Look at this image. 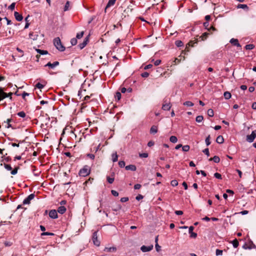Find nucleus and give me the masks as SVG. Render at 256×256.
<instances>
[{"instance_id": "27", "label": "nucleus", "mask_w": 256, "mask_h": 256, "mask_svg": "<svg viewBox=\"0 0 256 256\" xmlns=\"http://www.w3.org/2000/svg\"><path fill=\"white\" fill-rule=\"evenodd\" d=\"M170 140L172 143H176L178 141V138L176 136H171L170 138Z\"/></svg>"}, {"instance_id": "25", "label": "nucleus", "mask_w": 256, "mask_h": 256, "mask_svg": "<svg viewBox=\"0 0 256 256\" xmlns=\"http://www.w3.org/2000/svg\"><path fill=\"white\" fill-rule=\"evenodd\" d=\"M183 104L186 106H192L194 105V103L190 101H186L184 102Z\"/></svg>"}, {"instance_id": "18", "label": "nucleus", "mask_w": 256, "mask_h": 256, "mask_svg": "<svg viewBox=\"0 0 256 256\" xmlns=\"http://www.w3.org/2000/svg\"><path fill=\"white\" fill-rule=\"evenodd\" d=\"M255 138L256 137L254 136L252 134L250 135H248L246 136V140L249 142H252L254 140Z\"/></svg>"}, {"instance_id": "45", "label": "nucleus", "mask_w": 256, "mask_h": 256, "mask_svg": "<svg viewBox=\"0 0 256 256\" xmlns=\"http://www.w3.org/2000/svg\"><path fill=\"white\" fill-rule=\"evenodd\" d=\"M106 178L108 182L110 184H112L114 182V178H110V176H107Z\"/></svg>"}, {"instance_id": "3", "label": "nucleus", "mask_w": 256, "mask_h": 256, "mask_svg": "<svg viewBox=\"0 0 256 256\" xmlns=\"http://www.w3.org/2000/svg\"><path fill=\"white\" fill-rule=\"evenodd\" d=\"M35 197V194H31L29 196H28L24 200L23 204H30V201L34 198Z\"/></svg>"}, {"instance_id": "60", "label": "nucleus", "mask_w": 256, "mask_h": 256, "mask_svg": "<svg viewBox=\"0 0 256 256\" xmlns=\"http://www.w3.org/2000/svg\"><path fill=\"white\" fill-rule=\"evenodd\" d=\"M29 95H30V94L26 92H24L22 94V97L24 99L25 98L26 96H28Z\"/></svg>"}, {"instance_id": "50", "label": "nucleus", "mask_w": 256, "mask_h": 256, "mask_svg": "<svg viewBox=\"0 0 256 256\" xmlns=\"http://www.w3.org/2000/svg\"><path fill=\"white\" fill-rule=\"evenodd\" d=\"M214 176L218 179H222V175L218 173V172H216L214 174Z\"/></svg>"}, {"instance_id": "24", "label": "nucleus", "mask_w": 256, "mask_h": 256, "mask_svg": "<svg viewBox=\"0 0 256 256\" xmlns=\"http://www.w3.org/2000/svg\"><path fill=\"white\" fill-rule=\"evenodd\" d=\"M224 96L226 100H228L231 98L232 95L230 92H224Z\"/></svg>"}, {"instance_id": "42", "label": "nucleus", "mask_w": 256, "mask_h": 256, "mask_svg": "<svg viewBox=\"0 0 256 256\" xmlns=\"http://www.w3.org/2000/svg\"><path fill=\"white\" fill-rule=\"evenodd\" d=\"M222 250L216 249V256H222Z\"/></svg>"}, {"instance_id": "21", "label": "nucleus", "mask_w": 256, "mask_h": 256, "mask_svg": "<svg viewBox=\"0 0 256 256\" xmlns=\"http://www.w3.org/2000/svg\"><path fill=\"white\" fill-rule=\"evenodd\" d=\"M36 52L38 53V54H42V55H44V54H48V52L47 50H42L38 49V48H36Z\"/></svg>"}, {"instance_id": "19", "label": "nucleus", "mask_w": 256, "mask_h": 256, "mask_svg": "<svg viewBox=\"0 0 256 256\" xmlns=\"http://www.w3.org/2000/svg\"><path fill=\"white\" fill-rule=\"evenodd\" d=\"M216 142L218 144H222L224 142V138L222 136H218L216 139Z\"/></svg>"}, {"instance_id": "22", "label": "nucleus", "mask_w": 256, "mask_h": 256, "mask_svg": "<svg viewBox=\"0 0 256 256\" xmlns=\"http://www.w3.org/2000/svg\"><path fill=\"white\" fill-rule=\"evenodd\" d=\"M112 160L113 162H116L118 161V155L116 152L113 153L112 155Z\"/></svg>"}, {"instance_id": "62", "label": "nucleus", "mask_w": 256, "mask_h": 256, "mask_svg": "<svg viewBox=\"0 0 256 256\" xmlns=\"http://www.w3.org/2000/svg\"><path fill=\"white\" fill-rule=\"evenodd\" d=\"M143 198V196L141 194H138L136 196V200H142Z\"/></svg>"}, {"instance_id": "7", "label": "nucleus", "mask_w": 256, "mask_h": 256, "mask_svg": "<svg viewBox=\"0 0 256 256\" xmlns=\"http://www.w3.org/2000/svg\"><path fill=\"white\" fill-rule=\"evenodd\" d=\"M49 216L52 218H58L57 211L55 209H52L49 212Z\"/></svg>"}, {"instance_id": "52", "label": "nucleus", "mask_w": 256, "mask_h": 256, "mask_svg": "<svg viewBox=\"0 0 256 256\" xmlns=\"http://www.w3.org/2000/svg\"><path fill=\"white\" fill-rule=\"evenodd\" d=\"M12 119H10V118H8V120H6V122H7V124H8V126H6V127L7 128H10L12 127V125H11V124H10V122H11V121H12Z\"/></svg>"}, {"instance_id": "63", "label": "nucleus", "mask_w": 256, "mask_h": 256, "mask_svg": "<svg viewBox=\"0 0 256 256\" xmlns=\"http://www.w3.org/2000/svg\"><path fill=\"white\" fill-rule=\"evenodd\" d=\"M160 62L161 60H157L154 62V64L155 66H158L160 64Z\"/></svg>"}, {"instance_id": "8", "label": "nucleus", "mask_w": 256, "mask_h": 256, "mask_svg": "<svg viewBox=\"0 0 256 256\" xmlns=\"http://www.w3.org/2000/svg\"><path fill=\"white\" fill-rule=\"evenodd\" d=\"M59 64H60L59 62L58 61L54 62L53 63L48 62L45 65V66H48V67L50 68H54L56 66H58Z\"/></svg>"}, {"instance_id": "56", "label": "nucleus", "mask_w": 256, "mask_h": 256, "mask_svg": "<svg viewBox=\"0 0 256 256\" xmlns=\"http://www.w3.org/2000/svg\"><path fill=\"white\" fill-rule=\"evenodd\" d=\"M149 76V74L148 72H144L141 74V76L143 78H147Z\"/></svg>"}, {"instance_id": "59", "label": "nucleus", "mask_w": 256, "mask_h": 256, "mask_svg": "<svg viewBox=\"0 0 256 256\" xmlns=\"http://www.w3.org/2000/svg\"><path fill=\"white\" fill-rule=\"evenodd\" d=\"M87 156L90 158L92 160H94V155L92 154H87Z\"/></svg>"}, {"instance_id": "55", "label": "nucleus", "mask_w": 256, "mask_h": 256, "mask_svg": "<svg viewBox=\"0 0 256 256\" xmlns=\"http://www.w3.org/2000/svg\"><path fill=\"white\" fill-rule=\"evenodd\" d=\"M203 152L204 153L208 156H210L208 148H206L203 150Z\"/></svg>"}, {"instance_id": "44", "label": "nucleus", "mask_w": 256, "mask_h": 256, "mask_svg": "<svg viewBox=\"0 0 256 256\" xmlns=\"http://www.w3.org/2000/svg\"><path fill=\"white\" fill-rule=\"evenodd\" d=\"M54 234L52 232H43L41 234V236H54Z\"/></svg>"}, {"instance_id": "17", "label": "nucleus", "mask_w": 256, "mask_h": 256, "mask_svg": "<svg viewBox=\"0 0 256 256\" xmlns=\"http://www.w3.org/2000/svg\"><path fill=\"white\" fill-rule=\"evenodd\" d=\"M116 0H109L107 4H106V8H105V11H106V10L110 8V6H112L113 5H114V4H115V2H116Z\"/></svg>"}, {"instance_id": "23", "label": "nucleus", "mask_w": 256, "mask_h": 256, "mask_svg": "<svg viewBox=\"0 0 256 256\" xmlns=\"http://www.w3.org/2000/svg\"><path fill=\"white\" fill-rule=\"evenodd\" d=\"M209 160H213L216 163H218L220 161V158L218 156H215L212 158L209 159Z\"/></svg>"}, {"instance_id": "32", "label": "nucleus", "mask_w": 256, "mask_h": 256, "mask_svg": "<svg viewBox=\"0 0 256 256\" xmlns=\"http://www.w3.org/2000/svg\"><path fill=\"white\" fill-rule=\"evenodd\" d=\"M115 98L118 100H119L121 98V93L119 92H117L115 94Z\"/></svg>"}, {"instance_id": "31", "label": "nucleus", "mask_w": 256, "mask_h": 256, "mask_svg": "<svg viewBox=\"0 0 256 256\" xmlns=\"http://www.w3.org/2000/svg\"><path fill=\"white\" fill-rule=\"evenodd\" d=\"M254 46L252 44H246L245 46V48L247 50H251L254 48Z\"/></svg>"}, {"instance_id": "5", "label": "nucleus", "mask_w": 256, "mask_h": 256, "mask_svg": "<svg viewBox=\"0 0 256 256\" xmlns=\"http://www.w3.org/2000/svg\"><path fill=\"white\" fill-rule=\"evenodd\" d=\"M153 247L154 246L152 244L148 246H146L144 245L140 247V250L144 252H148L152 250L153 248Z\"/></svg>"}, {"instance_id": "58", "label": "nucleus", "mask_w": 256, "mask_h": 256, "mask_svg": "<svg viewBox=\"0 0 256 256\" xmlns=\"http://www.w3.org/2000/svg\"><path fill=\"white\" fill-rule=\"evenodd\" d=\"M66 209H58V212L60 214H63L66 212Z\"/></svg>"}, {"instance_id": "1", "label": "nucleus", "mask_w": 256, "mask_h": 256, "mask_svg": "<svg viewBox=\"0 0 256 256\" xmlns=\"http://www.w3.org/2000/svg\"><path fill=\"white\" fill-rule=\"evenodd\" d=\"M54 44L59 51L64 52L65 50V47L62 44L60 38L57 37L54 38Z\"/></svg>"}, {"instance_id": "28", "label": "nucleus", "mask_w": 256, "mask_h": 256, "mask_svg": "<svg viewBox=\"0 0 256 256\" xmlns=\"http://www.w3.org/2000/svg\"><path fill=\"white\" fill-rule=\"evenodd\" d=\"M209 34L208 32H204L200 37V38H201L202 40H204L206 39L208 35Z\"/></svg>"}, {"instance_id": "14", "label": "nucleus", "mask_w": 256, "mask_h": 256, "mask_svg": "<svg viewBox=\"0 0 256 256\" xmlns=\"http://www.w3.org/2000/svg\"><path fill=\"white\" fill-rule=\"evenodd\" d=\"M230 42L234 46H236L238 47L241 46L240 44H239L238 41L237 39L232 38L230 40Z\"/></svg>"}, {"instance_id": "6", "label": "nucleus", "mask_w": 256, "mask_h": 256, "mask_svg": "<svg viewBox=\"0 0 256 256\" xmlns=\"http://www.w3.org/2000/svg\"><path fill=\"white\" fill-rule=\"evenodd\" d=\"M88 38L87 36L84 38V42L82 43H80L78 45V48L80 50H82L83 48H84L86 46V45L88 44Z\"/></svg>"}, {"instance_id": "64", "label": "nucleus", "mask_w": 256, "mask_h": 256, "mask_svg": "<svg viewBox=\"0 0 256 256\" xmlns=\"http://www.w3.org/2000/svg\"><path fill=\"white\" fill-rule=\"evenodd\" d=\"M252 108L253 110H256V102H254L252 104Z\"/></svg>"}, {"instance_id": "13", "label": "nucleus", "mask_w": 256, "mask_h": 256, "mask_svg": "<svg viewBox=\"0 0 256 256\" xmlns=\"http://www.w3.org/2000/svg\"><path fill=\"white\" fill-rule=\"evenodd\" d=\"M38 34L36 32H30L29 34V37L30 39L35 40L38 39Z\"/></svg>"}, {"instance_id": "15", "label": "nucleus", "mask_w": 256, "mask_h": 256, "mask_svg": "<svg viewBox=\"0 0 256 256\" xmlns=\"http://www.w3.org/2000/svg\"><path fill=\"white\" fill-rule=\"evenodd\" d=\"M126 170H127L135 171L136 170V166L133 164H130L126 166Z\"/></svg>"}, {"instance_id": "38", "label": "nucleus", "mask_w": 256, "mask_h": 256, "mask_svg": "<svg viewBox=\"0 0 256 256\" xmlns=\"http://www.w3.org/2000/svg\"><path fill=\"white\" fill-rule=\"evenodd\" d=\"M4 166L7 170H12V168L10 164H4Z\"/></svg>"}, {"instance_id": "51", "label": "nucleus", "mask_w": 256, "mask_h": 256, "mask_svg": "<svg viewBox=\"0 0 256 256\" xmlns=\"http://www.w3.org/2000/svg\"><path fill=\"white\" fill-rule=\"evenodd\" d=\"M15 5H16V4L15 2H12L9 6H8V9L10 10H12L14 9L15 8Z\"/></svg>"}, {"instance_id": "36", "label": "nucleus", "mask_w": 256, "mask_h": 256, "mask_svg": "<svg viewBox=\"0 0 256 256\" xmlns=\"http://www.w3.org/2000/svg\"><path fill=\"white\" fill-rule=\"evenodd\" d=\"M69 7H70V2L67 1L65 4L64 10V12L68 10H69Z\"/></svg>"}, {"instance_id": "37", "label": "nucleus", "mask_w": 256, "mask_h": 256, "mask_svg": "<svg viewBox=\"0 0 256 256\" xmlns=\"http://www.w3.org/2000/svg\"><path fill=\"white\" fill-rule=\"evenodd\" d=\"M208 114L209 116L212 117L214 114V110L211 108L208 109Z\"/></svg>"}, {"instance_id": "41", "label": "nucleus", "mask_w": 256, "mask_h": 256, "mask_svg": "<svg viewBox=\"0 0 256 256\" xmlns=\"http://www.w3.org/2000/svg\"><path fill=\"white\" fill-rule=\"evenodd\" d=\"M17 114H18V116H20L21 118H24L26 116V113L23 111L18 112Z\"/></svg>"}, {"instance_id": "2", "label": "nucleus", "mask_w": 256, "mask_h": 256, "mask_svg": "<svg viewBox=\"0 0 256 256\" xmlns=\"http://www.w3.org/2000/svg\"><path fill=\"white\" fill-rule=\"evenodd\" d=\"M90 168L88 166H84L79 171L78 174L80 176H86L90 174Z\"/></svg>"}, {"instance_id": "39", "label": "nucleus", "mask_w": 256, "mask_h": 256, "mask_svg": "<svg viewBox=\"0 0 256 256\" xmlns=\"http://www.w3.org/2000/svg\"><path fill=\"white\" fill-rule=\"evenodd\" d=\"M175 44L178 47H180L183 46V42L181 40H176Z\"/></svg>"}, {"instance_id": "57", "label": "nucleus", "mask_w": 256, "mask_h": 256, "mask_svg": "<svg viewBox=\"0 0 256 256\" xmlns=\"http://www.w3.org/2000/svg\"><path fill=\"white\" fill-rule=\"evenodd\" d=\"M128 200V197H124L121 198L120 202H127Z\"/></svg>"}, {"instance_id": "12", "label": "nucleus", "mask_w": 256, "mask_h": 256, "mask_svg": "<svg viewBox=\"0 0 256 256\" xmlns=\"http://www.w3.org/2000/svg\"><path fill=\"white\" fill-rule=\"evenodd\" d=\"M14 16L15 18L16 19V20H18V22H20L23 19V16H22V15L20 14L17 12H14Z\"/></svg>"}, {"instance_id": "11", "label": "nucleus", "mask_w": 256, "mask_h": 256, "mask_svg": "<svg viewBox=\"0 0 256 256\" xmlns=\"http://www.w3.org/2000/svg\"><path fill=\"white\" fill-rule=\"evenodd\" d=\"M116 250V248L115 246L106 247L104 251L108 252H115Z\"/></svg>"}, {"instance_id": "26", "label": "nucleus", "mask_w": 256, "mask_h": 256, "mask_svg": "<svg viewBox=\"0 0 256 256\" xmlns=\"http://www.w3.org/2000/svg\"><path fill=\"white\" fill-rule=\"evenodd\" d=\"M237 8H242V9H248V6L246 4H239L238 5Z\"/></svg>"}, {"instance_id": "4", "label": "nucleus", "mask_w": 256, "mask_h": 256, "mask_svg": "<svg viewBox=\"0 0 256 256\" xmlns=\"http://www.w3.org/2000/svg\"><path fill=\"white\" fill-rule=\"evenodd\" d=\"M98 232H95L93 233L92 240L94 244L98 246L100 245V241L98 240V234H97Z\"/></svg>"}, {"instance_id": "61", "label": "nucleus", "mask_w": 256, "mask_h": 256, "mask_svg": "<svg viewBox=\"0 0 256 256\" xmlns=\"http://www.w3.org/2000/svg\"><path fill=\"white\" fill-rule=\"evenodd\" d=\"M141 188V185L140 184H136L134 186V188L135 190H138Z\"/></svg>"}, {"instance_id": "29", "label": "nucleus", "mask_w": 256, "mask_h": 256, "mask_svg": "<svg viewBox=\"0 0 256 256\" xmlns=\"http://www.w3.org/2000/svg\"><path fill=\"white\" fill-rule=\"evenodd\" d=\"M190 147L188 145L182 146V150L183 152H187L190 150Z\"/></svg>"}, {"instance_id": "48", "label": "nucleus", "mask_w": 256, "mask_h": 256, "mask_svg": "<svg viewBox=\"0 0 256 256\" xmlns=\"http://www.w3.org/2000/svg\"><path fill=\"white\" fill-rule=\"evenodd\" d=\"M18 168H15L14 170H11V174H12V175H15L17 174L18 172Z\"/></svg>"}, {"instance_id": "54", "label": "nucleus", "mask_w": 256, "mask_h": 256, "mask_svg": "<svg viewBox=\"0 0 256 256\" xmlns=\"http://www.w3.org/2000/svg\"><path fill=\"white\" fill-rule=\"evenodd\" d=\"M155 248H156V250L158 252H160L161 250V247L160 246H159V244H156Z\"/></svg>"}, {"instance_id": "34", "label": "nucleus", "mask_w": 256, "mask_h": 256, "mask_svg": "<svg viewBox=\"0 0 256 256\" xmlns=\"http://www.w3.org/2000/svg\"><path fill=\"white\" fill-rule=\"evenodd\" d=\"M84 34V32H80L78 33L76 36V39H80L81 38Z\"/></svg>"}, {"instance_id": "49", "label": "nucleus", "mask_w": 256, "mask_h": 256, "mask_svg": "<svg viewBox=\"0 0 256 256\" xmlns=\"http://www.w3.org/2000/svg\"><path fill=\"white\" fill-rule=\"evenodd\" d=\"M118 165L120 168H124L125 166V162L123 160L118 162Z\"/></svg>"}, {"instance_id": "47", "label": "nucleus", "mask_w": 256, "mask_h": 256, "mask_svg": "<svg viewBox=\"0 0 256 256\" xmlns=\"http://www.w3.org/2000/svg\"><path fill=\"white\" fill-rule=\"evenodd\" d=\"M139 156L140 158H146L148 157V153H142L139 154Z\"/></svg>"}, {"instance_id": "20", "label": "nucleus", "mask_w": 256, "mask_h": 256, "mask_svg": "<svg viewBox=\"0 0 256 256\" xmlns=\"http://www.w3.org/2000/svg\"><path fill=\"white\" fill-rule=\"evenodd\" d=\"M158 132V127L156 126H152L150 129V132L152 134H155Z\"/></svg>"}, {"instance_id": "30", "label": "nucleus", "mask_w": 256, "mask_h": 256, "mask_svg": "<svg viewBox=\"0 0 256 256\" xmlns=\"http://www.w3.org/2000/svg\"><path fill=\"white\" fill-rule=\"evenodd\" d=\"M232 244L234 248H236L238 246V242L236 239H235L234 240H232Z\"/></svg>"}, {"instance_id": "16", "label": "nucleus", "mask_w": 256, "mask_h": 256, "mask_svg": "<svg viewBox=\"0 0 256 256\" xmlns=\"http://www.w3.org/2000/svg\"><path fill=\"white\" fill-rule=\"evenodd\" d=\"M171 108V104L170 102L162 104V108L164 110H168Z\"/></svg>"}, {"instance_id": "53", "label": "nucleus", "mask_w": 256, "mask_h": 256, "mask_svg": "<svg viewBox=\"0 0 256 256\" xmlns=\"http://www.w3.org/2000/svg\"><path fill=\"white\" fill-rule=\"evenodd\" d=\"M111 193L114 196H118V192L114 190H112Z\"/></svg>"}, {"instance_id": "43", "label": "nucleus", "mask_w": 256, "mask_h": 256, "mask_svg": "<svg viewBox=\"0 0 256 256\" xmlns=\"http://www.w3.org/2000/svg\"><path fill=\"white\" fill-rule=\"evenodd\" d=\"M170 184L172 186H176L178 185V182L176 180H172Z\"/></svg>"}, {"instance_id": "33", "label": "nucleus", "mask_w": 256, "mask_h": 256, "mask_svg": "<svg viewBox=\"0 0 256 256\" xmlns=\"http://www.w3.org/2000/svg\"><path fill=\"white\" fill-rule=\"evenodd\" d=\"M204 118L202 116H198L196 117V120L198 122H200L202 121Z\"/></svg>"}, {"instance_id": "40", "label": "nucleus", "mask_w": 256, "mask_h": 256, "mask_svg": "<svg viewBox=\"0 0 256 256\" xmlns=\"http://www.w3.org/2000/svg\"><path fill=\"white\" fill-rule=\"evenodd\" d=\"M77 42H78L77 39L76 38H72L70 40V43H71L72 46L76 45Z\"/></svg>"}, {"instance_id": "9", "label": "nucleus", "mask_w": 256, "mask_h": 256, "mask_svg": "<svg viewBox=\"0 0 256 256\" xmlns=\"http://www.w3.org/2000/svg\"><path fill=\"white\" fill-rule=\"evenodd\" d=\"M194 228L192 226H190L188 228V232L190 234V237L196 238L197 236V234L193 232Z\"/></svg>"}, {"instance_id": "46", "label": "nucleus", "mask_w": 256, "mask_h": 256, "mask_svg": "<svg viewBox=\"0 0 256 256\" xmlns=\"http://www.w3.org/2000/svg\"><path fill=\"white\" fill-rule=\"evenodd\" d=\"M36 87L39 88V89H42V88H44V85L40 83V82H38V84H36Z\"/></svg>"}, {"instance_id": "35", "label": "nucleus", "mask_w": 256, "mask_h": 256, "mask_svg": "<svg viewBox=\"0 0 256 256\" xmlns=\"http://www.w3.org/2000/svg\"><path fill=\"white\" fill-rule=\"evenodd\" d=\"M210 135H208L206 138L205 142H206V145L207 146H209L210 144Z\"/></svg>"}, {"instance_id": "10", "label": "nucleus", "mask_w": 256, "mask_h": 256, "mask_svg": "<svg viewBox=\"0 0 256 256\" xmlns=\"http://www.w3.org/2000/svg\"><path fill=\"white\" fill-rule=\"evenodd\" d=\"M6 98H7L6 93L4 92L2 88L0 87V102Z\"/></svg>"}]
</instances>
